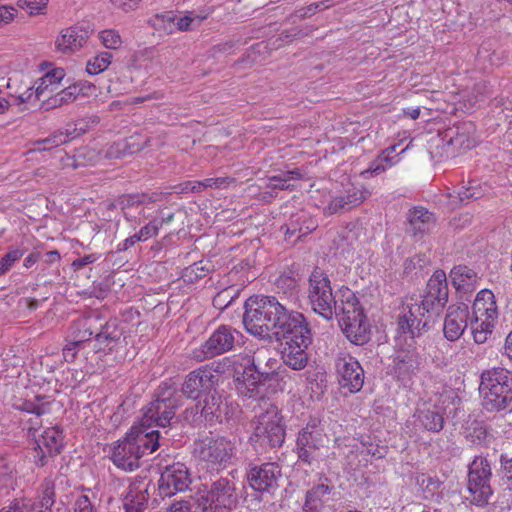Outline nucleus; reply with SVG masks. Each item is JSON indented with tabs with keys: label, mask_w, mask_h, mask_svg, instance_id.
I'll use <instances>...</instances> for the list:
<instances>
[{
	"label": "nucleus",
	"mask_w": 512,
	"mask_h": 512,
	"mask_svg": "<svg viewBox=\"0 0 512 512\" xmlns=\"http://www.w3.org/2000/svg\"><path fill=\"white\" fill-rule=\"evenodd\" d=\"M243 324L250 334L268 338L273 332L276 338L303 314L288 309L276 297L251 296L244 304Z\"/></svg>",
	"instance_id": "1"
},
{
	"label": "nucleus",
	"mask_w": 512,
	"mask_h": 512,
	"mask_svg": "<svg viewBox=\"0 0 512 512\" xmlns=\"http://www.w3.org/2000/svg\"><path fill=\"white\" fill-rule=\"evenodd\" d=\"M172 437L170 430L162 433L160 430L147 431L133 426L126 437L113 447L111 460L118 468L133 471L139 467L144 455L155 452L161 446H169Z\"/></svg>",
	"instance_id": "2"
},
{
	"label": "nucleus",
	"mask_w": 512,
	"mask_h": 512,
	"mask_svg": "<svg viewBox=\"0 0 512 512\" xmlns=\"http://www.w3.org/2000/svg\"><path fill=\"white\" fill-rule=\"evenodd\" d=\"M479 391L486 411L507 409L512 402V373L501 367L482 372Z\"/></svg>",
	"instance_id": "3"
},
{
	"label": "nucleus",
	"mask_w": 512,
	"mask_h": 512,
	"mask_svg": "<svg viewBox=\"0 0 512 512\" xmlns=\"http://www.w3.org/2000/svg\"><path fill=\"white\" fill-rule=\"evenodd\" d=\"M276 339L283 341L281 358L285 365L293 370H302L307 366L309 358L306 350L312 343V332L304 315Z\"/></svg>",
	"instance_id": "4"
},
{
	"label": "nucleus",
	"mask_w": 512,
	"mask_h": 512,
	"mask_svg": "<svg viewBox=\"0 0 512 512\" xmlns=\"http://www.w3.org/2000/svg\"><path fill=\"white\" fill-rule=\"evenodd\" d=\"M182 406V394L173 386L163 383L155 394V399L151 401L144 410L139 428L147 429L154 424L155 426L167 430L171 424L176 409Z\"/></svg>",
	"instance_id": "5"
},
{
	"label": "nucleus",
	"mask_w": 512,
	"mask_h": 512,
	"mask_svg": "<svg viewBox=\"0 0 512 512\" xmlns=\"http://www.w3.org/2000/svg\"><path fill=\"white\" fill-rule=\"evenodd\" d=\"M199 490L203 493V503L199 504L203 512H230L238 503L236 485L228 476L212 474Z\"/></svg>",
	"instance_id": "6"
},
{
	"label": "nucleus",
	"mask_w": 512,
	"mask_h": 512,
	"mask_svg": "<svg viewBox=\"0 0 512 512\" xmlns=\"http://www.w3.org/2000/svg\"><path fill=\"white\" fill-rule=\"evenodd\" d=\"M256 418L251 443L264 450L280 447L285 439V428L277 409L272 406Z\"/></svg>",
	"instance_id": "7"
},
{
	"label": "nucleus",
	"mask_w": 512,
	"mask_h": 512,
	"mask_svg": "<svg viewBox=\"0 0 512 512\" xmlns=\"http://www.w3.org/2000/svg\"><path fill=\"white\" fill-rule=\"evenodd\" d=\"M467 489L471 504L484 507L489 503L493 490L490 484L492 470L487 458L476 456L469 464Z\"/></svg>",
	"instance_id": "8"
},
{
	"label": "nucleus",
	"mask_w": 512,
	"mask_h": 512,
	"mask_svg": "<svg viewBox=\"0 0 512 512\" xmlns=\"http://www.w3.org/2000/svg\"><path fill=\"white\" fill-rule=\"evenodd\" d=\"M328 275L315 268L309 277L308 298L313 311L326 320H331L335 314V299Z\"/></svg>",
	"instance_id": "9"
},
{
	"label": "nucleus",
	"mask_w": 512,
	"mask_h": 512,
	"mask_svg": "<svg viewBox=\"0 0 512 512\" xmlns=\"http://www.w3.org/2000/svg\"><path fill=\"white\" fill-rule=\"evenodd\" d=\"M95 352L115 354L118 361L125 360L127 353V338L124 336L123 328L117 319H111L101 325L99 331L95 332Z\"/></svg>",
	"instance_id": "10"
},
{
	"label": "nucleus",
	"mask_w": 512,
	"mask_h": 512,
	"mask_svg": "<svg viewBox=\"0 0 512 512\" xmlns=\"http://www.w3.org/2000/svg\"><path fill=\"white\" fill-rule=\"evenodd\" d=\"M195 453L212 467H225L234 455V444L225 437H204L195 442Z\"/></svg>",
	"instance_id": "11"
},
{
	"label": "nucleus",
	"mask_w": 512,
	"mask_h": 512,
	"mask_svg": "<svg viewBox=\"0 0 512 512\" xmlns=\"http://www.w3.org/2000/svg\"><path fill=\"white\" fill-rule=\"evenodd\" d=\"M434 316L437 315L430 313L423 302L415 300L403 307L402 315L398 318V329L412 338L419 337L430 327Z\"/></svg>",
	"instance_id": "12"
},
{
	"label": "nucleus",
	"mask_w": 512,
	"mask_h": 512,
	"mask_svg": "<svg viewBox=\"0 0 512 512\" xmlns=\"http://www.w3.org/2000/svg\"><path fill=\"white\" fill-rule=\"evenodd\" d=\"M237 334L236 329L221 325L198 349L194 350L193 357L202 362L231 351Z\"/></svg>",
	"instance_id": "13"
},
{
	"label": "nucleus",
	"mask_w": 512,
	"mask_h": 512,
	"mask_svg": "<svg viewBox=\"0 0 512 512\" xmlns=\"http://www.w3.org/2000/svg\"><path fill=\"white\" fill-rule=\"evenodd\" d=\"M219 380L220 374L217 370L208 365L202 366L186 376L180 394L196 400L217 388Z\"/></svg>",
	"instance_id": "14"
},
{
	"label": "nucleus",
	"mask_w": 512,
	"mask_h": 512,
	"mask_svg": "<svg viewBox=\"0 0 512 512\" xmlns=\"http://www.w3.org/2000/svg\"><path fill=\"white\" fill-rule=\"evenodd\" d=\"M325 434L319 421L312 420L299 432L297 453L301 461L311 464L320 458V449L324 447Z\"/></svg>",
	"instance_id": "15"
},
{
	"label": "nucleus",
	"mask_w": 512,
	"mask_h": 512,
	"mask_svg": "<svg viewBox=\"0 0 512 512\" xmlns=\"http://www.w3.org/2000/svg\"><path fill=\"white\" fill-rule=\"evenodd\" d=\"M32 431V435L35 438L33 461L37 467H44L48 464L50 459L60 454L63 448L62 433L58 428L51 427L44 430L43 433L36 438L35 433L37 429L30 427L29 433Z\"/></svg>",
	"instance_id": "16"
},
{
	"label": "nucleus",
	"mask_w": 512,
	"mask_h": 512,
	"mask_svg": "<svg viewBox=\"0 0 512 512\" xmlns=\"http://www.w3.org/2000/svg\"><path fill=\"white\" fill-rule=\"evenodd\" d=\"M335 369L339 385L350 393L361 390L364 384V370L360 363L348 353H340L335 358Z\"/></svg>",
	"instance_id": "17"
},
{
	"label": "nucleus",
	"mask_w": 512,
	"mask_h": 512,
	"mask_svg": "<svg viewBox=\"0 0 512 512\" xmlns=\"http://www.w3.org/2000/svg\"><path fill=\"white\" fill-rule=\"evenodd\" d=\"M449 298V288L446 273L436 270L429 278L424 294L420 301L430 309V313H439L446 306Z\"/></svg>",
	"instance_id": "18"
},
{
	"label": "nucleus",
	"mask_w": 512,
	"mask_h": 512,
	"mask_svg": "<svg viewBox=\"0 0 512 512\" xmlns=\"http://www.w3.org/2000/svg\"><path fill=\"white\" fill-rule=\"evenodd\" d=\"M192 480L188 468L183 463L168 465L161 472L158 489L161 496L167 497L189 488Z\"/></svg>",
	"instance_id": "19"
},
{
	"label": "nucleus",
	"mask_w": 512,
	"mask_h": 512,
	"mask_svg": "<svg viewBox=\"0 0 512 512\" xmlns=\"http://www.w3.org/2000/svg\"><path fill=\"white\" fill-rule=\"evenodd\" d=\"M246 359L247 365L256 372L258 379L266 381L268 386L280 380L278 372L280 365L271 349L267 347L258 348L251 356H247Z\"/></svg>",
	"instance_id": "20"
},
{
	"label": "nucleus",
	"mask_w": 512,
	"mask_h": 512,
	"mask_svg": "<svg viewBox=\"0 0 512 512\" xmlns=\"http://www.w3.org/2000/svg\"><path fill=\"white\" fill-rule=\"evenodd\" d=\"M281 468L278 464L267 462L252 466L247 473V480L252 489L258 492H272L278 487Z\"/></svg>",
	"instance_id": "21"
},
{
	"label": "nucleus",
	"mask_w": 512,
	"mask_h": 512,
	"mask_svg": "<svg viewBox=\"0 0 512 512\" xmlns=\"http://www.w3.org/2000/svg\"><path fill=\"white\" fill-rule=\"evenodd\" d=\"M445 408L437 402H424L418 406L413 417L415 426L428 432L438 433L444 427Z\"/></svg>",
	"instance_id": "22"
},
{
	"label": "nucleus",
	"mask_w": 512,
	"mask_h": 512,
	"mask_svg": "<svg viewBox=\"0 0 512 512\" xmlns=\"http://www.w3.org/2000/svg\"><path fill=\"white\" fill-rule=\"evenodd\" d=\"M469 308L465 303L451 305L444 319L443 333L448 341L458 340L468 326Z\"/></svg>",
	"instance_id": "23"
},
{
	"label": "nucleus",
	"mask_w": 512,
	"mask_h": 512,
	"mask_svg": "<svg viewBox=\"0 0 512 512\" xmlns=\"http://www.w3.org/2000/svg\"><path fill=\"white\" fill-rule=\"evenodd\" d=\"M233 382L238 395L249 399L262 397L261 388L268 385L266 381L258 379L256 372L247 364L242 371H235Z\"/></svg>",
	"instance_id": "24"
},
{
	"label": "nucleus",
	"mask_w": 512,
	"mask_h": 512,
	"mask_svg": "<svg viewBox=\"0 0 512 512\" xmlns=\"http://www.w3.org/2000/svg\"><path fill=\"white\" fill-rule=\"evenodd\" d=\"M407 220L408 226L406 231L416 241L421 240L424 235L430 233L436 222L434 214L424 207H414L409 210Z\"/></svg>",
	"instance_id": "25"
},
{
	"label": "nucleus",
	"mask_w": 512,
	"mask_h": 512,
	"mask_svg": "<svg viewBox=\"0 0 512 512\" xmlns=\"http://www.w3.org/2000/svg\"><path fill=\"white\" fill-rule=\"evenodd\" d=\"M371 192L363 187L350 186L347 188L342 195L334 197L326 207V210L330 214L341 213L348 211L356 206L363 203Z\"/></svg>",
	"instance_id": "26"
},
{
	"label": "nucleus",
	"mask_w": 512,
	"mask_h": 512,
	"mask_svg": "<svg viewBox=\"0 0 512 512\" xmlns=\"http://www.w3.org/2000/svg\"><path fill=\"white\" fill-rule=\"evenodd\" d=\"M364 310L354 292L347 288L342 287L337 292L335 299V314L339 318V323L347 320V318L363 316Z\"/></svg>",
	"instance_id": "27"
},
{
	"label": "nucleus",
	"mask_w": 512,
	"mask_h": 512,
	"mask_svg": "<svg viewBox=\"0 0 512 512\" xmlns=\"http://www.w3.org/2000/svg\"><path fill=\"white\" fill-rule=\"evenodd\" d=\"M449 277L453 287L462 297L474 292L480 281L478 273L466 265L453 267Z\"/></svg>",
	"instance_id": "28"
},
{
	"label": "nucleus",
	"mask_w": 512,
	"mask_h": 512,
	"mask_svg": "<svg viewBox=\"0 0 512 512\" xmlns=\"http://www.w3.org/2000/svg\"><path fill=\"white\" fill-rule=\"evenodd\" d=\"M339 324L347 339L355 345H364L371 339V326L366 315L348 317Z\"/></svg>",
	"instance_id": "29"
},
{
	"label": "nucleus",
	"mask_w": 512,
	"mask_h": 512,
	"mask_svg": "<svg viewBox=\"0 0 512 512\" xmlns=\"http://www.w3.org/2000/svg\"><path fill=\"white\" fill-rule=\"evenodd\" d=\"M149 485L150 483L144 480H137L130 484L123 498L124 512H143L149 499Z\"/></svg>",
	"instance_id": "30"
},
{
	"label": "nucleus",
	"mask_w": 512,
	"mask_h": 512,
	"mask_svg": "<svg viewBox=\"0 0 512 512\" xmlns=\"http://www.w3.org/2000/svg\"><path fill=\"white\" fill-rule=\"evenodd\" d=\"M88 37V30L78 26L69 27L62 30L56 40V47L63 53L75 52L83 47Z\"/></svg>",
	"instance_id": "31"
},
{
	"label": "nucleus",
	"mask_w": 512,
	"mask_h": 512,
	"mask_svg": "<svg viewBox=\"0 0 512 512\" xmlns=\"http://www.w3.org/2000/svg\"><path fill=\"white\" fill-rule=\"evenodd\" d=\"M199 407H201V415L204 416L207 421L215 420L222 422V418L226 410V403L218 393L217 388L210 393H206L203 402H199L196 405V409L198 410Z\"/></svg>",
	"instance_id": "32"
},
{
	"label": "nucleus",
	"mask_w": 512,
	"mask_h": 512,
	"mask_svg": "<svg viewBox=\"0 0 512 512\" xmlns=\"http://www.w3.org/2000/svg\"><path fill=\"white\" fill-rule=\"evenodd\" d=\"M498 317L469 315L468 324L476 344L485 343L491 336Z\"/></svg>",
	"instance_id": "33"
},
{
	"label": "nucleus",
	"mask_w": 512,
	"mask_h": 512,
	"mask_svg": "<svg viewBox=\"0 0 512 512\" xmlns=\"http://www.w3.org/2000/svg\"><path fill=\"white\" fill-rule=\"evenodd\" d=\"M155 200L156 199L153 196H150L145 193L123 194L115 200L112 206L114 208L121 209L123 211L124 218L128 222H136L137 217L135 215H132L129 212V209L154 202Z\"/></svg>",
	"instance_id": "34"
},
{
	"label": "nucleus",
	"mask_w": 512,
	"mask_h": 512,
	"mask_svg": "<svg viewBox=\"0 0 512 512\" xmlns=\"http://www.w3.org/2000/svg\"><path fill=\"white\" fill-rule=\"evenodd\" d=\"M471 315L498 317V308L492 291L482 289L477 293Z\"/></svg>",
	"instance_id": "35"
},
{
	"label": "nucleus",
	"mask_w": 512,
	"mask_h": 512,
	"mask_svg": "<svg viewBox=\"0 0 512 512\" xmlns=\"http://www.w3.org/2000/svg\"><path fill=\"white\" fill-rule=\"evenodd\" d=\"M470 123H463L459 126H454L445 130L443 140L447 141L449 145L470 149L473 146V140L470 139Z\"/></svg>",
	"instance_id": "36"
},
{
	"label": "nucleus",
	"mask_w": 512,
	"mask_h": 512,
	"mask_svg": "<svg viewBox=\"0 0 512 512\" xmlns=\"http://www.w3.org/2000/svg\"><path fill=\"white\" fill-rule=\"evenodd\" d=\"M302 174L299 169L283 171L277 175L268 177L267 182L260 188H273L278 193V190H293L294 185L290 184L291 180L300 179Z\"/></svg>",
	"instance_id": "37"
},
{
	"label": "nucleus",
	"mask_w": 512,
	"mask_h": 512,
	"mask_svg": "<svg viewBox=\"0 0 512 512\" xmlns=\"http://www.w3.org/2000/svg\"><path fill=\"white\" fill-rule=\"evenodd\" d=\"M55 503V488L52 483H46L38 500L28 503V512H52Z\"/></svg>",
	"instance_id": "38"
},
{
	"label": "nucleus",
	"mask_w": 512,
	"mask_h": 512,
	"mask_svg": "<svg viewBox=\"0 0 512 512\" xmlns=\"http://www.w3.org/2000/svg\"><path fill=\"white\" fill-rule=\"evenodd\" d=\"M225 182L224 178H207L203 181H186L175 187L176 193H200L208 187H220Z\"/></svg>",
	"instance_id": "39"
},
{
	"label": "nucleus",
	"mask_w": 512,
	"mask_h": 512,
	"mask_svg": "<svg viewBox=\"0 0 512 512\" xmlns=\"http://www.w3.org/2000/svg\"><path fill=\"white\" fill-rule=\"evenodd\" d=\"M93 334L94 331H92L90 327H87L77 339L67 344L63 348L64 360L66 362H73L78 351L84 348L85 345H90L91 336Z\"/></svg>",
	"instance_id": "40"
},
{
	"label": "nucleus",
	"mask_w": 512,
	"mask_h": 512,
	"mask_svg": "<svg viewBox=\"0 0 512 512\" xmlns=\"http://www.w3.org/2000/svg\"><path fill=\"white\" fill-rule=\"evenodd\" d=\"M486 185L482 186L478 181L472 180L468 182L467 186H463L454 196L458 201L453 200V204L464 203L465 201L479 199L485 195ZM453 197L452 194H450Z\"/></svg>",
	"instance_id": "41"
},
{
	"label": "nucleus",
	"mask_w": 512,
	"mask_h": 512,
	"mask_svg": "<svg viewBox=\"0 0 512 512\" xmlns=\"http://www.w3.org/2000/svg\"><path fill=\"white\" fill-rule=\"evenodd\" d=\"M157 20L167 22L175 25L179 31H189L193 29V23L196 21L198 24L202 21V18L191 15L176 16L172 14H165L156 17Z\"/></svg>",
	"instance_id": "42"
},
{
	"label": "nucleus",
	"mask_w": 512,
	"mask_h": 512,
	"mask_svg": "<svg viewBox=\"0 0 512 512\" xmlns=\"http://www.w3.org/2000/svg\"><path fill=\"white\" fill-rule=\"evenodd\" d=\"M112 60V54L110 52H101L88 60L86 65V71L90 75H97L105 71L110 65Z\"/></svg>",
	"instance_id": "43"
},
{
	"label": "nucleus",
	"mask_w": 512,
	"mask_h": 512,
	"mask_svg": "<svg viewBox=\"0 0 512 512\" xmlns=\"http://www.w3.org/2000/svg\"><path fill=\"white\" fill-rule=\"evenodd\" d=\"M330 492V488L325 484H318L310 489L306 494L304 508L317 510L323 496Z\"/></svg>",
	"instance_id": "44"
},
{
	"label": "nucleus",
	"mask_w": 512,
	"mask_h": 512,
	"mask_svg": "<svg viewBox=\"0 0 512 512\" xmlns=\"http://www.w3.org/2000/svg\"><path fill=\"white\" fill-rule=\"evenodd\" d=\"M492 95L490 85L485 82L476 83L468 95V102L471 107H474L476 104L483 102L485 99Z\"/></svg>",
	"instance_id": "45"
},
{
	"label": "nucleus",
	"mask_w": 512,
	"mask_h": 512,
	"mask_svg": "<svg viewBox=\"0 0 512 512\" xmlns=\"http://www.w3.org/2000/svg\"><path fill=\"white\" fill-rule=\"evenodd\" d=\"M67 136L64 135L62 130H59L52 134L50 137L39 140L36 142L38 150H50L53 147H58L64 143H67Z\"/></svg>",
	"instance_id": "46"
},
{
	"label": "nucleus",
	"mask_w": 512,
	"mask_h": 512,
	"mask_svg": "<svg viewBox=\"0 0 512 512\" xmlns=\"http://www.w3.org/2000/svg\"><path fill=\"white\" fill-rule=\"evenodd\" d=\"M14 472V467L7 460L0 458V489L13 486Z\"/></svg>",
	"instance_id": "47"
},
{
	"label": "nucleus",
	"mask_w": 512,
	"mask_h": 512,
	"mask_svg": "<svg viewBox=\"0 0 512 512\" xmlns=\"http://www.w3.org/2000/svg\"><path fill=\"white\" fill-rule=\"evenodd\" d=\"M500 463L502 485L512 491V456L501 455Z\"/></svg>",
	"instance_id": "48"
},
{
	"label": "nucleus",
	"mask_w": 512,
	"mask_h": 512,
	"mask_svg": "<svg viewBox=\"0 0 512 512\" xmlns=\"http://www.w3.org/2000/svg\"><path fill=\"white\" fill-rule=\"evenodd\" d=\"M24 255V250L13 249L8 251L0 259V276L6 274L16 261H18Z\"/></svg>",
	"instance_id": "49"
},
{
	"label": "nucleus",
	"mask_w": 512,
	"mask_h": 512,
	"mask_svg": "<svg viewBox=\"0 0 512 512\" xmlns=\"http://www.w3.org/2000/svg\"><path fill=\"white\" fill-rule=\"evenodd\" d=\"M102 44L108 49H118L122 45L119 33L115 30H104L99 33Z\"/></svg>",
	"instance_id": "50"
},
{
	"label": "nucleus",
	"mask_w": 512,
	"mask_h": 512,
	"mask_svg": "<svg viewBox=\"0 0 512 512\" xmlns=\"http://www.w3.org/2000/svg\"><path fill=\"white\" fill-rule=\"evenodd\" d=\"M156 219L143 226L139 232L134 234L138 242H144L158 234Z\"/></svg>",
	"instance_id": "51"
},
{
	"label": "nucleus",
	"mask_w": 512,
	"mask_h": 512,
	"mask_svg": "<svg viewBox=\"0 0 512 512\" xmlns=\"http://www.w3.org/2000/svg\"><path fill=\"white\" fill-rule=\"evenodd\" d=\"M394 151H395V146L384 151L382 157L378 158L377 160H375L374 162L371 163V165L369 167V171L373 174H379V173L385 171L386 166L383 165V162L385 161L388 163V166H391L393 163L391 162V158H390L389 154H390V152H394Z\"/></svg>",
	"instance_id": "52"
},
{
	"label": "nucleus",
	"mask_w": 512,
	"mask_h": 512,
	"mask_svg": "<svg viewBox=\"0 0 512 512\" xmlns=\"http://www.w3.org/2000/svg\"><path fill=\"white\" fill-rule=\"evenodd\" d=\"M18 409L33 413L37 417L46 414L49 411L48 403H35L32 401H24L21 406H17Z\"/></svg>",
	"instance_id": "53"
},
{
	"label": "nucleus",
	"mask_w": 512,
	"mask_h": 512,
	"mask_svg": "<svg viewBox=\"0 0 512 512\" xmlns=\"http://www.w3.org/2000/svg\"><path fill=\"white\" fill-rule=\"evenodd\" d=\"M488 436V431L486 427L477 425L473 427L470 432L467 434L466 438L473 444L480 445L485 442Z\"/></svg>",
	"instance_id": "54"
},
{
	"label": "nucleus",
	"mask_w": 512,
	"mask_h": 512,
	"mask_svg": "<svg viewBox=\"0 0 512 512\" xmlns=\"http://www.w3.org/2000/svg\"><path fill=\"white\" fill-rule=\"evenodd\" d=\"M74 512H97L94 502L87 495H80L74 503Z\"/></svg>",
	"instance_id": "55"
},
{
	"label": "nucleus",
	"mask_w": 512,
	"mask_h": 512,
	"mask_svg": "<svg viewBox=\"0 0 512 512\" xmlns=\"http://www.w3.org/2000/svg\"><path fill=\"white\" fill-rule=\"evenodd\" d=\"M48 0H19L22 7L29 10L30 14L39 13L47 5Z\"/></svg>",
	"instance_id": "56"
},
{
	"label": "nucleus",
	"mask_w": 512,
	"mask_h": 512,
	"mask_svg": "<svg viewBox=\"0 0 512 512\" xmlns=\"http://www.w3.org/2000/svg\"><path fill=\"white\" fill-rule=\"evenodd\" d=\"M0 512H28V502L24 499H14L9 505L0 509Z\"/></svg>",
	"instance_id": "57"
},
{
	"label": "nucleus",
	"mask_w": 512,
	"mask_h": 512,
	"mask_svg": "<svg viewBox=\"0 0 512 512\" xmlns=\"http://www.w3.org/2000/svg\"><path fill=\"white\" fill-rule=\"evenodd\" d=\"M80 89L76 85L68 86L61 91H59V95L64 104H68L73 102L77 96L79 95Z\"/></svg>",
	"instance_id": "58"
},
{
	"label": "nucleus",
	"mask_w": 512,
	"mask_h": 512,
	"mask_svg": "<svg viewBox=\"0 0 512 512\" xmlns=\"http://www.w3.org/2000/svg\"><path fill=\"white\" fill-rule=\"evenodd\" d=\"M65 73L64 70L61 68L53 69L49 72H47L44 77V83L48 82L51 83V85L56 88L57 84L60 83V81L63 79Z\"/></svg>",
	"instance_id": "59"
},
{
	"label": "nucleus",
	"mask_w": 512,
	"mask_h": 512,
	"mask_svg": "<svg viewBox=\"0 0 512 512\" xmlns=\"http://www.w3.org/2000/svg\"><path fill=\"white\" fill-rule=\"evenodd\" d=\"M416 366V361L413 357L406 355L405 358L399 360L397 363V370L400 374L404 372H413L414 369H416Z\"/></svg>",
	"instance_id": "60"
},
{
	"label": "nucleus",
	"mask_w": 512,
	"mask_h": 512,
	"mask_svg": "<svg viewBox=\"0 0 512 512\" xmlns=\"http://www.w3.org/2000/svg\"><path fill=\"white\" fill-rule=\"evenodd\" d=\"M308 227H306V230L303 231L302 227L298 229L297 224L295 221L291 220L289 224L286 225V231H285V238L286 240H290L294 235L299 232L298 239L308 233Z\"/></svg>",
	"instance_id": "61"
},
{
	"label": "nucleus",
	"mask_w": 512,
	"mask_h": 512,
	"mask_svg": "<svg viewBox=\"0 0 512 512\" xmlns=\"http://www.w3.org/2000/svg\"><path fill=\"white\" fill-rule=\"evenodd\" d=\"M97 259L98 257L96 254H88L83 257L75 259L72 263V267L74 268V270H79L85 267L86 265L94 263Z\"/></svg>",
	"instance_id": "62"
},
{
	"label": "nucleus",
	"mask_w": 512,
	"mask_h": 512,
	"mask_svg": "<svg viewBox=\"0 0 512 512\" xmlns=\"http://www.w3.org/2000/svg\"><path fill=\"white\" fill-rule=\"evenodd\" d=\"M14 12L16 9L8 6H0V26L8 24L14 19Z\"/></svg>",
	"instance_id": "63"
},
{
	"label": "nucleus",
	"mask_w": 512,
	"mask_h": 512,
	"mask_svg": "<svg viewBox=\"0 0 512 512\" xmlns=\"http://www.w3.org/2000/svg\"><path fill=\"white\" fill-rule=\"evenodd\" d=\"M166 512H192L188 501H179L173 503Z\"/></svg>",
	"instance_id": "64"
}]
</instances>
